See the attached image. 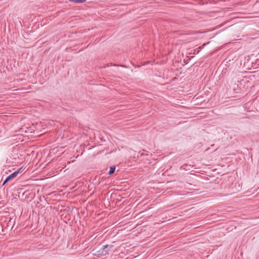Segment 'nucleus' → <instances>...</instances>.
<instances>
[{"label":"nucleus","instance_id":"6","mask_svg":"<svg viewBox=\"0 0 259 259\" xmlns=\"http://www.w3.org/2000/svg\"><path fill=\"white\" fill-rule=\"evenodd\" d=\"M8 182H6V179H5V180L4 181V182H3V184H2V186H4Z\"/></svg>","mask_w":259,"mask_h":259},{"label":"nucleus","instance_id":"2","mask_svg":"<svg viewBox=\"0 0 259 259\" xmlns=\"http://www.w3.org/2000/svg\"><path fill=\"white\" fill-rule=\"evenodd\" d=\"M113 247V245H106L99 251H95L93 254L98 257L105 256L109 253V250Z\"/></svg>","mask_w":259,"mask_h":259},{"label":"nucleus","instance_id":"4","mask_svg":"<svg viewBox=\"0 0 259 259\" xmlns=\"http://www.w3.org/2000/svg\"><path fill=\"white\" fill-rule=\"evenodd\" d=\"M115 167H114V166L110 167V170L108 172V174L109 175H111V174H113L115 171Z\"/></svg>","mask_w":259,"mask_h":259},{"label":"nucleus","instance_id":"3","mask_svg":"<svg viewBox=\"0 0 259 259\" xmlns=\"http://www.w3.org/2000/svg\"><path fill=\"white\" fill-rule=\"evenodd\" d=\"M19 171H15L11 175H10L9 176H8L6 178V182H9V181L15 178L18 174Z\"/></svg>","mask_w":259,"mask_h":259},{"label":"nucleus","instance_id":"1","mask_svg":"<svg viewBox=\"0 0 259 259\" xmlns=\"http://www.w3.org/2000/svg\"><path fill=\"white\" fill-rule=\"evenodd\" d=\"M113 247V245H106L99 251H95L93 254L98 257L105 256L109 253V250Z\"/></svg>","mask_w":259,"mask_h":259},{"label":"nucleus","instance_id":"5","mask_svg":"<svg viewBox=\"0 0 259 259\" xmlns=\"http://www.w3.org/2000/svg\"><path fill=\"white\" fill-rule=\"evenodd\" d=\"M86 1V0H70V2L75 3H82Z\"/></svg>","mask_w":259,"mask_h":259},{"label":"nucleus","instance_id":"7","mask_svg":"<svg viewBox=\"0 0 259 259\" xmlns=\"http://www.w3.org/2000/svg\"><path fill=\"white\" fill-rule=\"evenodd\" d=\"M70 2V0H69Z\"/></svg>","mask_w":259,"mask_h":259}]
</instances>
